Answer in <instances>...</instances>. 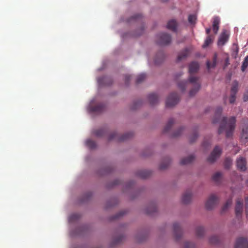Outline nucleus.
I'll return each mask as SVG.
<instances>
[{
    "label": "nucleus",
    "instance_id": "e2e57ef3",
    "mask_svg": "<svg viewBox=\"0 0 248 248\" xmlns=\"http://www.w3.org/2000/svg\"><path fill=\"white\" fill-rule=\"evenodd\" d=\"M229 61V59L228 58H227L225 61V62H228Z\"/></svg>",
    "mask_w": 248,
    "mask_h": 248
},
{
    "label": "nucleus",
    "instance_id": "c756f323",
    "mask_svg": "<svg viewBox=\"0 0 248 248\" xmlns=\"http://www.w3.org/2000/svg\"><path fill=\"white\" fill-rule=\"evenodd\" d=\"M170 161L169 158H167L164 161L162 162L159 166V169L160 170H165L170 165Z\"/></svg>",
    "mask_w": 248,
    "mask_h": 248
},
{
    "label": "nucleus",
    "instance_id": "a878e982",
    "mask_svg": "<svg viewBox=\"0 0 248 248\" xmlns=\"http://www.w3.org/2000/svg\"><path fill=\"white\" fill-rule=\"evenodd\" d=\"M238 82L237 81L235 80L233 82L231 90V93L236 94L238 90Z\"/></svg>",
    "mask_w": 248,
    "mask_h": 248
},
{
    "label": "nucleus",
    "instance_id": "b1692460",
    "mask_svg": "<svg viewBox=\"0 0 248 248\" xmlns=\"http://www.w3.org/2000/svg\"><path fill=\"white\" fill-rule=\"evenodd\" d=\"M165 57V54L162 50L159 51L155 55V58L154 62H160V61L163 60Z\"/></svg>",
    "mask_w": 248,
    "mask_h": 248
},
{
    "label": "nucleus",
    "instance_id": "052dcab7",
    "mask_svg": "<svg viewBox=\"0 0 248 248\" xmlns=\"http://www.w3.org/2000/svg\"><path fill=\"white\" fill-rule=\"evenodd\" d=\"M136 82L137 83H138L139 82H140V77H138L136 79Z\"/></svg>",
    "mask_w": 248,
    "mask_h": 248
},
{
    "label": "nucleus",
    "instance_id": "f257e3e1",
    "mask_svg": "<svg viewBox=\"0 0 248 248\" xmlns=\"http://www.w3.org/2000/svg\"><path fill=\"white\" fill-rule=\"evenodd\" d=\"M199 69V63H190L189 65V77L188 81H181L178 83V87L182 91H184L186 86L188 83L193 85V88L189 92V96H194L199 90L201 87L199 82V78L195 77L193 75L196 73Z\"/></svg>",
    "mask_w": 248,
    "mask_h": 248
},
{
    "label": "nucleus",
    "instance_id": "9d476101",
    "mask_svg": "<svg viewBox=\"0 0 248 248\" xmlns=\"http://www.w3.org/2000/svg\"><path fill=\"white\" fill-rule=\"evenodd\" d=\"M243 204L241 199H238L235 208V215L238 218L241 217L243 212Z\"/></svg>",
    "mask_w": 248,
    "mask_h": 248
},
{
    "label": "nucleus",
    "instance_id": "412c9836",
    "mask_svg": "<svg viewBox=\"0 0 248 248\" xmlns=\"http://www.w3.org/2000/svg\"><path fill=\"white\" fill-rule=\"evenodd\" d=\"M215 36L213 35H208L202 45L203 48H206L211 44L214 40Z\"/></svg>",
    "mask_w": 248,
    "mask_h": 248
},
{
    "label": "nucleus",
    "instance_id": "6e6d98bb",
    "mask_svg": "<svg viewBox=\"0 0 248 248\" xmlns=\"http://www.w3.org/2000/svg\"><path fill=\"white\" fill-rule=\"evenodd\" d=\"M231 77H232V74L229 73L227 76V78L229 80H230L231 79Z\"/></svg>",
    "mask_w": 248,
    "mask_h": 248
},
{
    "label": "nucleus",
    "instance_id": "393cba45",
    "mask_svg": "<svg viewBox=\"0 0 248 248\" xmlns=\"http://www.w3.org/2000/svg\"><path fill=\"white\" fill-rule=\"evenodd\" d=\"M174 123V121L173 119H170L167 124H166V126L163 129V133H167L169 131V130L170 129L171 126Z\"/></svg>",
    "mask_w": 248,
    "mask_h": 248
},
{
    "label": "nucleus",
    "instance_id": "37998d69",
    "mask_svg": "<svg viewBox=\"0 0 248 248\" xmlns=\"http://www.w3.org/2000/svg\"><path fill=\"white\" fill-rule=\"evenodd\" d=\"M184 248H195V245L191 242H186L185 243Z\"/></svg>",
    "mask_w": 248,
    "mask_h": 248
},
{
    "label": "nucleus",
    "instance_id": "f704fd0d",
    "mask_svg": "<svg viewBox=\"0 0 248 248\" xmlns=\"http://www.w3.org/2000/svg\"><path fill=\"white\" fill-rule=\"evenodd\" d=\"M239 51V48L237 45L233 46L232 52V56L234 59H236L238 55V53Z\"/></svg>",
    "mask_w": 248,
    "mask_h": 248
},
{
    "label": "nucleus",
    "instance_id": "cd10ccee",
    "mask_svg": "<svg viewBox=\"0 0 248 248\" xmlns=\"http://www.w3.org/2000/svg\"><path fill=\"white\" fill-rule=\"evenodd\" d=\"M105 133L106 130L104 129H99L93 131V134L97 137H102Z\"/></svg>",
    "mask_w": 248,
    "mask_h": 248
},
{
    "label": "nucleus",
    "instance_id": "2f4dec72",
    "mask_svg": "<svg viewBox=\"0 0 248 248\" xmlns=\"http://www.w3.org/2000/svg\"><path fill=\"white\" fill-rule=\"evenodd\" d=\"M86 145L91 149H94L96 147L95 142L92 140H87L86 141Z\"/></svg>",
    "mask_w": 248,
    "mask_h": 248
},
{
    "label": "nucleus",
    "instance_id": "423d86ee",
    "mask_svg": "<svg viewBox=\"0 0 248 248\" xmlns=\"http://www.w3.org/2000/svg\"><path fill=\"white\" fill-rule=\"evenodd\" d=\"M132 136V134L129 133H125L123 135L120 136L117 133L113 132L109 135L108 140H116L119 141H123L128 139Z\"/></svg>",
    "mask_w": 248,
    "mask_h": 248
},
{
    "label": "nucleus",
    "instance_id": "f03ea898",
    "mask_svg": "<svg viewBox=\"0 0 248 248\" xmlns=\"http://www.w3.org/2000/svg\"><path fill=\"white\" fill-rule=\"evenodd\" d=\"M227 120L226 117L222 118L218 133L220 134L225 131L226 132V137L229 138L232 137L233 134L235 127L236 118L233 116L231 117L228 121Z\"/></svg>",
    "mask_w": 248,
    "mask_h": 248
},
{
    "label": "nucleus",
    "instance_id": "4d7b16f0",
    "mask_svg": "<svg viewBox=\"0 0 248 248\" xmlns=\"http://www.w3.org/2000/svg\"><path fill=\"white\" fill-rule=\"evenodd\" d=\"M123 215H124V214H123V213H122L121 212V213H119L118 215H117V216H116L115 218H118L119 217L122 216H123Z\"/></svg>",
    "mask_w": 248,
    "mask_h": 248
},
{
    "label": "nucleus",
    "instance_id": "6ab92c4d",
    "mask_svg": "<svg viewBox=\"0 0 248 248\" xmlns=\"http://www.w3.org/2000/svg\"><path fill=\"white\" fill-rule=\"evenodd\" d=\"M222 111V108L221 107H217L215 111V118L213 121V123L216 124L218 122L221 118V114Z\"/></svg>",
    "mask_w": 248,
    "mask_h": 248
},
{
    "label": "nucleus",
    "instance_id": "864d4df0",
    "mask_svg": "<svg viewBox=\"0 0 248 248\" xmlns=\"http://www.w3.org/2000/svg\"><path fill=\"white\" fill-rule=\"evenodd\" d=\"M146 78V75L144 73L140 74V82L145 79Z\"/></svg>",
    "mask_w": 248,
    "mask_h": 248
},
{
    "label": "nucleus",
    "instance_id": "680f3d73",
    "mask_svg": "<svg viewBox=\"0 0 248 248\" xmlns=\"http://www.w3.org/2000/svg\"><path fill=\"white\" fill-rule=\"evenodd\" d=\"M202 146H205V147L206 146V144L205 142H203Z\"/></svg>",
    "mask_w": 248,
    "mask_h": 248
},
{
    "label": "nucleus",
    "instance_id": "338daca9",
    "mask_svg": "<svg viewBox=\"0 0 248 248\" xmlns=\"http://www.w3.org/2000/svg\"><path fill=\"white\" fill-rule=\"evenodd\" d=\"M163 2H166L168 0H161Z\"/></svg>",
    "mask_w": 248,
    "mask_h": 248
},
{
    "label": "nucleus",
    "instance_id": "c85d7f7f",
    "mask_svg": "<svg viewBox=\"0 0 248 248\" xmlns=\"http://www.w3.org/2000/svg\"><path fill=\"white\" fill-rule=\"evenodd\" d=\"M196 235L198 237H202L204 233V229L202 227H198L196 229Z\"/></svg>",
    "mask_w": 248,
    "mask_h": 248
},
{
    "label": "nucleus",
    "instance_id": "4be33fe9",
    "mask_svg": "<svg viewBox=\"0 0 248 248\" xmlns=\"http://www.w3.org/2000/svg\"><path fill=\"white\" fill-rule=\"evenodd\" d=\"M194 159V156L192 155H189L188 156L182 159L181 160V164L182 165H186L191 163Z\"/></svg>",
    "mask_w": 248,
    "mask_h": 248
},
{
    "label": "nucleus",
    "instance_id": "3c124183",
    "mask_svg": "<svg viewBox=\"0 0 248 248\" xmlns=\"http://www.w3.org/2000/svg\"><path fill=\"white\" fill-rule=\"evenodd\" d=\"M248 66V63H243V65L241 67V70L243 72L245 71V69Z\"/></svg>",
    "mask_w": 248,
    "mask_h": 248
},
{
    "label": "nucleus",
    "instance_id": "473e14b6",
    "mask_svg": "<svg viewBox=\"0 0 248 248\" xmlns=\"http://www.w3.org/2000/svg\"><path fill=\"white\" fill-rule=\"evenodd\" d=\"M124 239V236L123 235H120L114 239L113 243L115 245L118 244L122 242Z\"/></svg>",
    "mask_w": 248,
    "mask_h": 248
},
{
    "label": "nucleus",
    "instance_id": "c03bdc74",
    "mask_svg": "<svg viewBox=\"0 0 248 248\" xmlns=\"http://www.w3.org/2000/svg\"><path fill=\"white\" fill-rule=\"evenodd\" d=\"M236 99V94L231 93L229 98V102L231 104H233L235 102Z\"/></svg>",
    "mask_w": 248,
    "mask_h": 248
},
{
    "label": "nucleus",
    "instance_id": "69168bd1",
    "mask_svg": "<svg viewBox=\"0 0 248 248\" xmlns=\"http://www.w3.org/2000/svg\"><path fill=\"white\" fill-rule=\"evenodd\" d=\"M229 63H226V64H225V66H224V68H225V67H226V66H227L228 64H229Z\"/></svg>",
    "mask_w": 248,
    "mask_h": 248
},
{
    "label": "nucleus",
    "instance_id": "a211bd4d",
    "mask_svg": "<svg viewBox=\"0 0 248 248\" xmlns=\"http://www.w3.org/2000/svg\"><path fill=\"white\" fill-rule=\"evenodd\" d=\"M177 23L175 20L172 19L168 21L167 28L173 31L177 30Z\"/></svg>",
    "mask_w": 248,
    "mask_h": 248
},
{
    "label": "nucleus",
    "instance_id": "49530a36",
    "mask_svg": "<svg viewBox=\"0 0 248 248\" xmlns=\"http://www.w3.org/2000/svg\"><path fill=\"white\" fill-rule=\"evenodd\" d=\"M139 106V102L138 101L135 102L132 106L131 107V109L133 110L136 109L138 108Z\"/></svg>",
    "mask_w": 248,
    "mask_h": 248
},
{
    "label": "nucleus",
    "instance_id": "bb28decb",
    "mask_svg": "<svg viewBox=\"0 0 248 248\" xmlns=\"http://www.w3.org/2000/svg\"><path fill=\"white\" fill-rule=\"evenodd\" d=\"M222 178V173L220 172L215 173L212 177L213 180L217 184L220 183Z\"/></svg>",
    "mask_w": 248,
    "mask_h": 248
},
{
    "label": "nucleus",
    "instance_id": "2eb2a0df",
    "mask_svg": "<svg viewBox=\"0 0 248 248\" xmlns=\"http://www.w3.org/2000/svg\"><path fill=\"white\" fill-rule=\"evenodd\" d=\"M237 167L241 171L246 170V161L245 158L240 157L237 160Z\"/></svg>",
    "mask_w": 248,
    "mask_h": 248
},
{
    "label": "nucleus",
    "instance_id": "4468645a",
    "mask_svg": "<svg viewBox=\"0 0 248 248\" xmlns=\"http://www.w3.org/2000/svg\"><path fill=\"white\" fill-rule=\"evenodd\" d=\"M173 232L176 240L179 239L182 235V232L179 224L178 223H175L173 224Z\"/></svg>",
    "mask_w": 248,
    "mask_h": 248
},
{
    "label": "nucleus",
    "instance_id": "6e6552de",
    "mask_svg": "<svg viewBox=\"0 0 248 248\" xmlns=\"http://www.w3.org/2000/svg\"><path fill=\"white\" fill-rule=\"evenodd\" d=\"M218 201L217 198L215 195H211L205 203L206 208L208 210L212 209L217 204Z\"/></svg>",
    "mask_w": 248,
    "mask_h": 248
},
{
    "label": "nucleus",
    "instance_id": "72a5a7b5",
    "mask_svg": "<svg viewBox=\"0 0 248 248\" xmlns=\"http://www.w3.org/2000/svg\"><path fill=\"white\" fill-rule=\"evenodd\" d=\"M232 164V159L230 157H227L224 163V167L225 169H229Z\"/></svg>",
    "mask_w": 248,
    "mask_h": 248
},
{
    "label": "nucleus",
    "instance_id": "20e7f679",
    "mask_svg": "<svg viewBox=\"0 0 248 248\" xmlns=\"http://www.w3.org/2000/svg\"><path fill=\"white\" fill-rule=\"evenodd\" d=\"M242 122L244 125L242 130L241 140L243 143L246 144L248 142V119L244 118Z\"/></svg>",
    "mask_w": 248,
    "mask_h": 248
},
{
    "label": "nucleus",
    "instance_id": "ddd939ff",
    "mask_svg": "<svg viewBox=\"0 0 248 248\" xmlns=\"http://www.w3.org/2000/svg\"><path fill=\"white\" fill-rule=\"evenodd\" d=\"M190 52V48H186L181 51L177 56L178 60L179 61L185 60L189 55Z\"/></svg>",
    "mask_w": 248,
    "mask_h": 248
},
{
    "label": "nucleus",
    "instance_id": "603ef678",
    "mask_svg": "<svg viewBox=\"0 0 248 248\" xmlns=\"http://www.w3.org/2000/svg\"><path fill=\"white\" fill-rule=\"evenodd\" d=\"M207 63V67L208 69H209L211 67H214L216 66V63Z\"/></svg>",
    "mask_w": 248,
    "mask_h": 248
},
{
    "label": "nucleus",
    "instance_id": "9b49d317",
    "mask_svg": "<svg viewBox=\"0 0 248 248\" xmlns=\"http://www.w3.org/2000/svg\"><path fill=\"white\" fill-rule=\"evenodd\" d=\"M234 248H248V241L244 237L238 238L235 242Z\"/></svg>",
    "mask_w": 248,
    "mask_h": 248
},
{
    "label": "nucleus",
    "instance_id": "c9c22d12",
    "mask_svg": "<svg viewBox=\"0 0 248 248\" xmlns=\"http://www.w3.org/2000/svg\"><path fill=\"white\" fill-rule=\"evenodd\" d=\"M140 18V16L138 14H136L135 15L132 16L130 18H129L127 20V22L128 23H132L134 22L139 20Z\"/></svg>",
    "mask_w": 248,
    "mask_h": 248
},
{
    "label": "nucleus",
    "instance_id": "1a4fd4ad",
    "mask_svg": "<svg viewBox=\"0 0 248 248\" xmlns=\"http://www.w3.org/2000/svg\"><path fill=\"white\" fill-rule=\"evenodd\" d=\"M93 101L91 102V104L89 106V110L90 111L99 113L104 111L105 109V105L103 104H99L94 106L93 105Z\"/></svg>",
    "mask_w": 248,
    "mask_h": 248
},
{
    "label": "nucleus",
    "instance_id": "ea45409f",
    "mask_svg": "<svg viewBox=\"0 0 248 248\" xmlns=\"http://www.w3.org/2000/svg\"><path fill=\"white\" fill-rule=\"evenodd\" d=\"M218 242V238L217 236H212L210 238V242L213 244H216Z\"/></svg>",
    "mask_w": 248,
    "mask_h": 248
},
{
    "label": "nucleus",
    "instance_id": "f3484780",
    "mask_svg": "<svg viewBox=\"0 0 248 248\" xmlns=\"http://www.w3.org/2000/svg\"><path fill=\"white\" fill-rule=\"evenodd\" d=\"M213 30L215 34H217L219 30V25L220 24V19L218 17L216 16L213 18Z\"/></svg>",
    "mask_w": 248,
    "mask_h": 248
},
{
    "label": "nucleus",
    "instance_id": "79ce46f5",
    "mask_svg": "<svg viewBox=\"0 0 248 248\" xmlns=\"http://www.w3.org/2000/svg\"><path fill=\"white\" fill-rule=\"evenodd\" d=\"M183 130V127H181L176 132H175L173 134H172V137H177L181 135L182 131Z\"/></svg>",
    "mask_w": 248,
    "mask_h": 248
},
{
    "label": "nucleus",
    "instance_id": "4c0bfd02",
    "mask_svg": "<svg viewBox=\"0 0 248 248\" xmlns=\"http://www.w3.org/2000/svg\"><path fill=\"white\" fill-rule=\"evenodd\" d=\"M188 22L191 24L195 23L196 16L195 15H190L188 18Z\"/></svg>",
    "mask_w": 248,
    "mask_h": 248
},
{
    "label": "nucleus",
    "instance_id": "39448f33",
    "mask_svg": "<svg viewBox=\"0 0 248 248\" xmlns=\"http://www.w3.org/2000/svg\"><path fill=\"white\" fill-rule=\"evenodd\" d=\"M180 100L179 95L176 93H173L170 94L166 102L167 107H171L176 105Z\"/></svg>",
    "mask_w": 248,
    "mask_h": 248
},
{
    "label": "nucleus",
    "instance_id": "8fccbe9b",
    "mask_svg": "<svg viewBox=\"0 0 248 248\" xmlns=\"http://www.w3.org/2000/svg\"><path fill=\"white\" fill-rule=\"evenodd\" d=\"M245 202H246V213L247 216L248 217V197L246 198Z\"/></svg>",
    "mask_w": 248,
    "mask_h": 248
},
{
    "label": "nucleus",
    "instance_id": "7ed1b4c3",
    "mask_svg": "<svg viewBox=\"0 0 248 248\" xmlns=\"http://www.w3.org/2000/svg\"><path fill=\"white\" fill-rule=\"evenodd\" d=\"M157 43L160 45H168L171 42V36L168 33L164 32L160 33L157 35Z\"/></svg>",
    "mask_w": 248,
    "mask_h": 248
},
{
    "label": "nucleus",
    "instance_id": "a19ab883",
    "mask_svg": "<svg viewBox=\"0 0 248 248\" xmlns=\"http://www.w3.org/2000/svg\"><path fill=\"white\" fill-rule=\"evenodd\" d=\"M198 137V133L197 131L194 132L193 135L190 137L189 141L190 142H193Z\"/></svg>",
    "mask_w": 248,
    "mask_h": 248
},
{
    "label": "nucleus",
    "instance_id": "774afa93",
    "mask_svg": "<svg viewBox=\"0 0 248 248\" xmlns=\"http://www.w3.org/2000/svg\"><path fill=\"white\" fill-rule=\"evenodd\" d=\"M140 31H141V28L140 27Z\"/></svg>",
    "mask_w": 248,
    "mask_h": 248
},
{
    "label": "nucleus",
    "instance_id": "de8ad7c7",
    "mask_svg": "<svg viewBox=\"0 0 248 248\" xmlns=\"http://www.w3.org/2000/svg\"><path fill=\"white\" fill-rule=\"evenodd\" d=\"M243 100L245 102L248 101V88L244 94Z\"/></svg>",
    "mask_w": 248,
    "mask_h": 248
},
{
    "label": "nucleus",
    "instance_id": "0e129e2a",
    "mask_svg": "<svg viewBox=\"0 0 248 248\" xmlns=\"http://www.w3.org/2000/svg\"><path fill=\"white\" fill-rule=\"evenodd\" d=\"M140 242L142 241V237H141V234L140 233Z\"/></svg>",
    "mask_w": 248,
    "mask_h": 248
},
{
    "label": "nucleus",
    "instance_id": "7c9ffc66",
    "mask_svg": "<svg viewBox=\"0 0 248 248\" xmlns=\"http://www.w3.org/2000/svg\"><path fill=\"white\" fill-rule=\"evenodd\" d=\"M151 174V171L147 170H140V178H147Z\"/></svg>",
    "mask_w": 248,
    "mask_h": 248
},
{
    "label": "nucleus",
    "instance_id": "bf43d9fd",
    "mask_svg": "<svg viewBox=\"0 0 248 248\" xmlns=\"http://www.w3.org/2000/svg\"><path fill=\"white\" fill-rule=\"evenodd\" d=\"M216 57H217V55L215 54L214 59V60H213V62H216V61H217Z\"/></svg>",
    "mask_w": 248,
    "mask_h": 248
},
{
    "label": "nucleus",
    "instance_id": "dca6fc26",
    "mask_svg": "<svg viewBox=\"0 0 248 248\" xmlns=\"http://www.w3.org/2000/svg\"><path fill=\"white\" fill-rule=\"evenodd\" d=\"M192 193L191 190H188L186 191L182 197V202L185 204H187L191 200Z\"/></svg>",
    "mask_w": 248,
    "mask_h": 248
},
{
    "label": "nucleus",
    "instance_id": "5701e85b",
    "mask_svg": "<svg viewBox=\"0 0 248 248\" xmlns=\"http://www.w3.org/2000/svg\"><path fill=\"white\" fill-rule=\"evenodd\" d=\"M156 210L157 208L155 204L152 203L146 209V213L148 215H152L154 213H155Z\"/></svg>",
    "mask_w": 248,
    "mask_h": 248
},
{
    "label": "nucleus",
    "instance_id": "a18cd8bd",
    "mask_svg": "<svg viewBox=\"0 0 248 248\" xmlns=\"http://www.w3.org/2000/svg\"><path fill=\"white\" fill-rule=\"evenodd\" d=\"M106 77H100L98 78V82L100 85L104 84L103 82L105 80H106ZM111 83V82H110V83H108V84L104 83V84L109 85Z\"/></svg>",
    "mask_w": 248,
    "mask_h": 248
},
{
    "label": "nucleus",
    "instance_id": "5fc2aeb1",
    "mask_svg": "<svg viewBox=\"0 0 248 248\" xmlns=\"http://www.w3.org/2000/svg\"><path fill=\"white\" fill-rule=\"evenodd\" d=\"M211 29L210 28L206 29V33L208 34V35H210L209 33L211 31Z\"/></svg>",
    "mask_w": 248,
    "mask_h": 248
},
{
    "label": "nucleus",
    "instance_id": "aec40b11",
    "mask_svg": "<svg viewBox=\"0 0 248 248\" xmlns=\"http://www.w3.org/2000/svg\"><path fill=\"white\" fill-rule=\"evenodd\" d=\"M148 99L152 105H155L158 102V97L157 94L154 93H151L148 95Z\"/></svg>",
    "mask_w": 248,
    "mask_h": 248
},
{
    "label": "nucleus",
    "instance_id": "09e8293b",
    "mask_svg": "<svg viewBox=\"0 0 248 248\" xmlns=\"http://www.w3.org/2000/svg\"><path fill=\"white\" fill-rule=\"evenodd\" d=\"M132 76L130 75H126L125 76V83L126 85L128 84V81L131 80Z\"/></svg>",
    "mask_w": 248,
    "mask_h": 248
},
{
    "label": "nucleus",
    "instance_id": "0eeeda50",
    "mask_svg": "<svg viewBox=\"0 0 248 248\" xmlns=\"http://www.w3.org/2000/svg\"><path fill=\"white\" fill-rule=\"evenodd\" d=\"M221 153V149L218 146H216L209 157L207 158V161L210 163L214 162L220 156Z\"/></svg>",
    "mask_w": 248,
    "mask_h": 248
},
{
    "label": "nucleus",
    "instance_id": "e433bc0d",
    "mask_svg": "<svg viewBox=\"0 0 248 248\" xmlns=\"http://www.w3.org/2000/svg\"><path fill=\"white\" fill-rule=\"evenodd\" d=\"M232 203V199H228L222 208V212H225Z\"/></svg>",
    "mask_w": 248,
    "mask_h": 248
},
{
    "label": "nucleus",
    "instance_id": "f8f14e48",
    "mask_svg": "<svg viewBox=\"0 0 248 248\" xmlns=\"http://www.w3.org/2000/svg\"><path fill=\"white\" fill-rule=\"evenodd\" d=\"M229 35L228 34L226 30H224L219 36L218 40V45L223 46L224 45L228 40Z\"/></svg>",
    "mask_w": 248,
    "mask_h": 248
},
{
    "label": "nucleus",
    "instance_id": "58836bf2",
    "mask_svg": "<svg viewBox=\"0 0 248 248\" xmlns=\"http://www.w3.org/2000/svg\"><path fill=\"white\" fill-rule=\"evenodd\" d=\"M80 217V216L78 214H74L71 215L69 218V220L70 221H73L75 220L78 219Z\"/></svg>",
    "mask_w": 248,
    "mask_h": 248
},
{
    "label": "nucleus",
    "instance_id": "13d9d810",
    "mask_svg": "<svg viewBox=\"0 0 248 248\" xmlns=\"http://www.w3.org/2000/svg\"><path fill=\"white\" fill-rule=\"evenodd\" d=\"M243 62H248V56H246Z\"/></svg>",
    "mask_w": 248,
    "mask_h": 248
}]
</instances>
